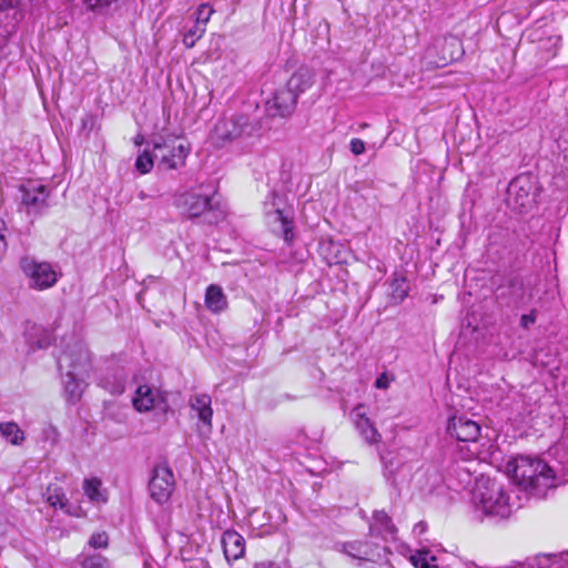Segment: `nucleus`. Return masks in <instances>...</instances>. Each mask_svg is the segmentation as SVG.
<instances>
[{"label": "nucleus", "instance_id": "obj_1", "mask_svg": "<svg viewBox=\"0 0 568 568\" xmlns=\"http://www.w3.org/2000/svg\"><path fill=\"white\" fill-rule=\"evenodd\" d=\"M514 481L529 494L542 497L556 486L554 470L541 459L530 456H517L507 464Z\"/></svg>", "mask_w": 568, "mask_h": 568}, {"label": "nucleus", "instance_id": "obj_2", "mask_svg": "<svg viewBox=\"0 0 568 568\" xmlns=\"http://www.w3.org/2000/svg\"><path fill=\"white\" fill-rule=\"evenodd\" d=\"M91 357L85 346L80 343L63 351L57 358L62 374L64 396L68 402H78L84 389L83 377L90 368Z\"/></svg>", "mask_w": 568, "mask_h": 568}, {"label": "nucleus", "instance_id": "obj_3", "mask_svg": "<svg viewBox=\"0 0 568 568\" xmlns=\"http://www.w3.org/2000/svg\"><path fill=\"white\" fill-rule=\"evenodd\" d=\"M471 501L475 511L481 517L504 519L509 517L513 510L508 491L501 484L489 478L477 480Z\"/></svg>", "mask_w": 568, "mask_h": 568}, {"label": "nucleus", "instance_id": "obj_4", "mask_svg": "<svg viewBox=\"0 0 568 568\" xmlns=\"http://www.w3.org/2000/svg\"><path fill=\"white\" fill-rule=\"evenodd\" d=\"M175 206L187 219L203 216L207 224H217L226 216V206L215 200V196L200 194L193 190L183 192L175 197Z\"/></svg>", "mask_w": 568, "mask_h": 568}, {"label": "nucleus", "instance_id": "obj_5", "mask_svg": "<svg viewBox=\"0 0 568 568\" xmlns=\"http://www.w3.org/2000/svg\"><path fill=\"white\" fill-rule=\"evenodd\" d=\"M538 192V181L534 174H519L513 179L508 185L507 205L517 213H528L537 203Z\"/></svg>", "mask_w": 568, "mask_h": 568}, {"label": "nucleus", "instance_id": "obj_6", "mask_svg": "<svg viewBox=\"0 0 568 568\" xmlns=\"http://www.w3.org/2000/svg\"><path fill=\"white\" fill-rule=\"evenodd\" d=\"M160 170H178L185 164L190 146L174 135H158L152 141Z\"/></svg>", "mask_w": 568, "mask_h": 568}, {"label": "nucleus", "instance_id": "obj_7", "mask_svg": "<svg viewBox=\"0 0 568 568\" xmlns=\"http://www.w3.org/2000/svg\"><path fill=\"white\" fill-rule=\"evenodd\" d=\"M21 270L28 278L29 287L37 291H44L52 287L59 278L57 271L48 262H39L26 256L20 261Z\"/></svg>", "mask_w": 568, "mask_h": 568}, {"label": "nucleus", "instance_id": "obj_8", "mask_svg": "<svg viewBox=\"0 0 568 568\" xmlns=\"http://www.w3.org/2000/svg\"><path fill=\"white\" fill-rule=\"evenodd\" d=\"M21 206L28 214H41L48 209L49 189L40 181L29 180L19 186Z\"/></svg>", "mask_w": 568, "mask_h": 568}, {"label": "nucleus", "instance_id": "obj_9", "mask_svg": "<svg viewBox=\"0 0 568 568\" xmlns=\"http://www.w3.org/2000/svg\"><path fill=\"white\" fill-rule=\"evenodd\" d=\"M133 407L140 412L156 409L162 414L170 410L168 393L149 385H140L132 399Z\"/></svg>", "mask_w": 568, "mask_h": 568}, {"label": "nucleus", "instance_id": "obj_10", "mask_svg": "<svg viewBox=\"0 0 568 568\" xmlns=\"http://www.w3.org/2000/svg\"><path fill=\"white\" fill-rule=\"evenodd\" d=\"M150 494L158 504L166 503L174 489V476L165 465H158L153 469V476L149 483Z\"/></svg>", "mask_w": 568, "mask_h": 568}, {"label": "nucleus", "instance_id": "obj_11", "mask_svg": "<svg viewBox=\"0 0 568 568\" xmlns=\"http://www.w3.org/2000/svg\"><path fill=\"white\" fill-rule=\"evenodd\" d=\"M447 433L459 442H476L480 435V426L465 415L454 416L448 419Z\"/></svg>", "mask_w": 568, "mask_h": 568}, {"label": "nucleus", "instance_id": "obj_12", "mask_svg": "<svg viewBox=\"0 0 568 568\" xmlns=\"http://www.w3.org/2000/svg\"><path fill=\"white\" fill-rule=\"evenodd\" d=\"M342 551L358 561H377L382 558L381 547L367 540L344 542Z\"/></svg>", "mask_w": 568, "mask_h": 568}, {"label": "nucleus", "instance_id": "obj_13", "mask_svg": "<svg viewBox=\"0 0 568 568\" xmlns=\"http://www.w3.org/2000/svg\"><path fill=\"white\" fill-rule=\"evenodd\" d=\"M412 483L423 494H432L440 487L443 476L437 467L425 465L412 475Z\"/></svg>", "mask_w": 568, "mask_h": 568}, {"label": "nucleus", "instance_id": "obj_14", "mask_svg": "<svg viewBox=\"0 0 568 568\" xmlns=\"http://www.w3.org/2000/svg\"><path fill=\"white\" fill-rule=\"evenodd\" d=\"M349 416L356 430L367 443L375 444L381 440V434L376 429L374 423L367 417L365 406L363 404L356 405Z\"/></svg>", "mask_w": 568, "mask_h": 568}, {"label": "nucleus", "instance_id": "obj_15", "mask_svg": "<svg viewBox=\"0 0 568 568\" xmlns=\"http://www.w3.org/2000/svg\"><path fill=\"white\" fill-rule=\"evenodd\" d=\"M296 93H293L287 85L275 91L273 98L267 101L266 105L273 115H290L297 103Z\"/></svg>", "mask_w": 568, "mask_h": 568}, {"label": "nucleus", "instance_id": "obj_16", "mask_svg": "<svg viewBox=\"0 0 568 568\" xmlns=\"http://www.w3.org/2000/svg\"><path fill=\"white\" fill-rule=\"evenodd\" d=\"M221 544L227 562L235 561L245 554V539L234 529H227L223 532Z\"/></svg>", "mask_w": 568, "mask_h": 568}, {"label": "nucleus", "instance_id": "obj_17", "mask_svg": "<svg viewBox=\"0 0 568 568\" xmlns=\"http://www.w3.org/2000/svg\"><path fill=\"white\" fill-rule=\"evenodd\" d=\"M24 338L32 349L48 348L53 341L51 331L41 325L31 323H28L26 326Z\"/></svg>", "mask_w": 568, "mask_h": 568}, {"label": "nucleus", "instance_id": "obj_18", "mask_svg": "<svg viewBox=\"0 0 568 568\" xmlns=\"http://www.w3.org/2000/svg\"><path fill=\"white\" fill-rule=\"evenodd\" d=\"M369 530L373 535H377L384 539H394L396 534L392 518L384 510L374 511Z\"/></svg>", "mask_w": 568, "mask_h": 568}, {"label": "nucleus", "instance_id": "obj_19", "mask_svg": "<svg viewBox=\"0 0 568 568\" xmlns=\"http://www.w3.org/2000/svg\"><path fill=\"white\" fill-rule=\"evenodd\" d=\"M190 407L196 413L197 418L205 426H212L213 409L211 407L212 399L207 394H195L190 398Z\"/></svg>", "mask_w": 568, "mask_h": 568}, {"label": "nucleus", "instance_id": "obj_20", "mask_svg": "<svg viewBox=\"0 0 568 568\" xmlns=\"http://www.w3.org/2000/svg\"><path fill=\"white\" fill-rule=\"evenodd\" d=\"M82 489L88 500L94 506H101L108 501V490L103 487L102 480L98 477L85 478Z\"/></svg>", "mask_w": 568, "mask_h": 568}, {"label": "nucleus", "instance_id": "obj_21", "mask_svg": "<svg viewBox=\"0 0 568 568\" xmlns=\"http://www.w3.org/2000/svg\"><path fill=\"white\" fill-rule=\"evenodd\" d=\"M526 568H568V551L537 555L528 560Z\"/></svg>", "mask_w": 568, "mask_h": 568}, {"label": "nucleus", "instance_id": "obj_22", "mask_svg": "<svg viewBox=\"0 0 568 568\" xmlns=\"http://www.w3.org/2000/svg\"><path fill=\"white\" fill-rule=\"evenodd\" d=\"M314 83V72L306 67L298 68L288 79L286 85L298 98L302 93L308 90Z\"/></svg>", "mask_w": 568, "mask_h": 568}, {"label": "nucleus", "instance_id": "obj_23", "mask_svg": "<svg viewBox=\"0 0 568 568\" xmlns=\"http://www.w3.org/2000/svg\"><path fill=\"white\" fill-rule=\"evenodd\" d=\"M204 303L212 313H221L227 307V297L220 285L211 284L206 288Z\"/></svg>", "mask_w": 568, "mask_h": 568}, {"label": "nucleus", "instance_id": "obj_24", "mask_svg": "<svg viewBox=\"0 0 568 568\" xmlns=\"http://www.w3.org/2000/svg\"><path fill=\"white\" fill-rule=\"evenodd\" d=\"M410 471V466L400 463L398 459H390L386 462L384 468V475L394 486H397L405 481Z\"/></svg>", "mask_w": 568, "mask_h": 568}, {"label": "nucleus", "instance_id": "obj_25", "mask_svg": "<svg viewBox=\"0 0 568 568\" xmlns=\"http://www.w3.org/2000/svg\"><path fill=\"white\" fill-rule=\"evenodd\" d=\"M99 385L112 395H120L125 388V376L118 372H106L101 376Z\"/></svg>", "mask_w": 568, "mask_h": 568}, {"label": "nucleus", "instance_id": "obj_26", "mask_svg": "<svg viewBox=\"0 0 568 568\" xmlns=\"http://www.w3.org/2000/svg\"><path fill=\"white\" fill-rule=\"evenodd\" d=\"M0 436L16 446L24 442V433L14 422L0 423Z\"/></svg>", "mask_w": 568, "mask_h": 568}, {"label": "nucleus", "instance_id": "obj_27", "mask_svg": "<svg viewBox=\"0 0 568 568\" xmlns=\"http://www.w3.org/2000/svg\"><path fill=\"white\" fill-rule=\"evenodd\" d=\"M44 497L49 505L55 509L63 510L69 504V500L63 488L57 484H50L47 487Z\"/></svg>", "mask_w": 568, "mask_h": 568}, {"label": "nucleus", "instance_id": "obj_28", "mask_svg": "<svg viewBox=\"0 0 568 568\" xmlns=\"http://www.w3.org/2000/svg\"><path fill=\"white\" fill-rule=\"evenodd\" d=\"M390 295L396 303L403 302L408 295V284L402 274L395 273L390 282Z\"/></svg>", "mask_w": 568, "mask_h": 568}, {"label": "nucleus", "instance_id": "obj_29", "mask_svg": "<svg viewBox=\"0 0 568 568\" xmlns=\"http://www.w3.org/2000/svg\"><path fill=\"white\" fill-rule=\"evenodd\" d=\"M78 562L81 568H112L110 560L100 554H81L78 556Z\"/></svg>", "mask_w": 568, "mask_h": 568}, {"label": "nucleus", "instance_id": "obj_30", "mask_svg": "<svg viewBox=\"0 0 568 568\" xmlns=\"http://www.w3.org/2000/svg\"><path fill=\"white\" fill-rule=\"evenodd\" d=\"M206 31V27L200 26L193 22V26L190 28H184L182 31V42L185 48L191 49L195 45L196 41H199Z\"/></svg>", "mask_w": 568, "mask_h": 568}, {"label": "nucleus", "instance_id": "obj_31", "mask_svg": "<svg viewBox=\"0 0 568 568\" xmlns=\"http://www.w3.org/2000/svg\"><path fill=\"white\" fill-rule=\"evenodd\" d=\"M435 557L429 556L428 551H417L410 556V562L415 568H437Z\"/></svg>", "mask_w": 568, "mask_h": 568}, {"label": "nucleus", "instance_id": "obj_32", "mask_svg": "<svg viewBox=\"0 0 568 568\" xmlns=\"http://www.w3.org/2000/svg\"><path fill=\"white\" fill-rule=\"evenodd\" d=\"M154 161H156L154 158V151L152 152V154L149 151H144L143 153L138 155L135 160V169L141 174H146L152 170Z\"/></svg>", "mask_w": 568, "mask_h": 568}, {"label": "nucleus", "instance_id": "obj_33", "mask_svg": "<svg viewBox=\"0 0 568 568\" xmlns=\"http://www.w3.org/2000/svg\"><path fill=\"white\" fill-rule=\"evenodd\" d=\"M234 128L233 120H223L216 124L215 130L222 139L233 140L239 134L234 132Z\"/></svg>", "mask_w": 568, "mask_h": 568}, {"label": "nucleus", "instance_id": "obj_34", "mask_svg": "<svg viewBox=\"0 0 568 568\" xmlns=\"http://www.w3.org/2000/svg\"><path fill=\"white\" fill-rule=\"evenodd\" d=\"M213 13L214 9L209 3H201L195 11L194 22L206 27Z\"/></svg>", "mask_w": 568, "mask_h": 568}, {"label": "nucleus", "instance_id": "obj_35", "mask_svg": "<svg viewBox=\"0 0 568 568\" xmlns=\"http://www.w3.org/2000/svg\"><path fill=\"white\" fill-rule=\"evenodd\" d=\"M276 214V217L277 220L281 222L282 224V231H283V237H284V241L290 244L292 241H293V237H294V233H293V225H292V222L288 221L283 212L281 210H276L275 212Z\"/></svg>", "mask_w": 568, "mask_h": 568}, {"label": "nucleus", "instance_id": "obj_36", "mask_svg": "<svg viewBox=\"0 0 568 568\" xmlns=\"http://www.w3.org/2000/svg\"><path fill=\"white\" fill-rule=\"evenodd\" d=\"M88 544L94 549H105L109 545V536L105 531L94 532L91 535Z\"/></svg>", "mask_w": 568, "mask_h": 568}, {"label": "nucleus", "instance_id": "obj_37", "mask_svg": "<svg viewBox=\"0 0 568 568\" xmlns=\"http://www.w3.org/2000/svg\"><path fill=\"white\" fill-rule=\"evenodd\" d=\"M392 381H394L393 376L387 373H382L375 381V387L378 389H387Z\"/></svg>", "mask_w": 568, "mask_h": 568}, {"label": "nucleus", "instance_id": "obj_38", "mask_svg": "<svg viewBox=\"0 0 568 568\" xmlns=\"http://www.w3.org/2000/svg\"><path fill=\"white\" fill-rule=\"evenodd\" d=\"M351 151L354 155H359L365 152V142L361 139L354 138L349 142Z\"/></svg>", "mask_w": 568, "mask_h": 568}, {"label": "nucleus", "instance_id": "obj_39", "mask_svg": "<svg viewBox=\"0 0 568 568\" xmlns=\"http://www.w3.org/2000/svg\"><path fill=\"white\" fill-rule=\"evenodd\" d=\"M536 322V315L535 311L530 312L529 314H524L520 318V325L524 328H528L530 325H532Z\"/></svg>", "mask_w": 568, "mask_h": 568}, {"label": "nucleus", "instance_id": "obj_40", "mask_svg": "<svg viewBox=\"0 0 568 568\" xmlns=\"http://www.w3.org/2000/svg\"><path fill=\"white\" fill-rule=\"evenodd\" d=\"M114 0H83V2L90 8L95 9L99 7H105L112 3Z\"/></svg>", "mask_w": 568, "mask_h": 568}, {"label": "nucleus", "instance_id": "obj_41", "mask_svg": "<svg viewBox=\"0 0 568 568\" xmlns=\"http://www.w3.org/2000/svg\"><path fill=\"white\" fill-rule=\"evenodd\" d=\"M68 515L70 516H73V517H81V516H84V511L82 510L81 507L77 506V507H73V506H70L68 504V506L63 509Z\"/></svg>", "mask_w": 568, "mask_h": 568}, {"label": "nucleus", "instance_id": "obj_42", "mask_svg": "<svg viewBox=\"0 0 568 568\" xmlns=\"http://www.w3.org/2000/svg\"><path fill=\"white\" fill-rule=\"evenodd\" d=\"M6 224L4 221L0 219V252H3L7 247V243L4 240Z\"/></svg>", "mask_w": 568, "mask_h": 568}, {"label": "nucleus", "instance_id": "obj_43", "mask_svg": "<svg viewBox=\"0 0 568 568\" xmlns=\"http://www.w3.org/2000/svg\"><path fill=\"white\" fill-rule=\"evenodd\" d=\"M13 0H0V10L12 7Z\"/></svg>", "mask_w": 568, "mask_h": 568}, {"label": "nucleus", "instance_id": "obj_44", "mask_svg": "<svg viewBox=\"0 0 568 568\" xmlns=\"http://www.w3.org/2000/svg\"><path fill=\"white\" fill-rule=\"evenodd\" d=\"M425 526H426V525H425V523L420 521V523H418V524H416V525H415L414 530H415V531H417V530H418L419 532H423V531L425 530Z\"/></svg>", "mask_w": 568, "mask_h": 568}, {"label": "nucleus", "instance_id": "obj_45", "mask_svg": "<svg viewBox=\"0 0 568 568\" xmlns=\"http://www.w3.org/2000/svg\"><path fill=\"white\" fill-rule=\"evenodd\" d=\"M138 197L141 200V201H144L145 199L149 197V195L144 192V191H140L138 193Z\"/></svg>", "mask_w": 568, "mask_h": 568}, {"label": "nucleus", "instance_id": "obj_46", "mask_svg": "<svg viewBox=\"0 0 568 568\" xmlns=\"http://www.w3.org/2000/svg\"><path fill=\"white\" fill-rule=\"evenodd\" d=\"M142 141H143V136L139 135L135 139V144L140 145L142 143Z\"/></svg>", "mask_w": 568, "mask_h": 568}]
</instances>
